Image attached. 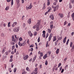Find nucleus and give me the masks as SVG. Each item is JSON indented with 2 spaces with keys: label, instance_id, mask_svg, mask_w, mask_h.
Segmentation results:
<instances>
[{
  "label": "nucleus",
  "instance_id": "nucleus-55",
  "mask_svg": "<svg viewBox=\"0 0 74 74\" xmlns=\"http://www.w3.org/2000/svg\"><path fill=\"white\" fill-rule=\"evenodd\" d=\"M53 5H56V3L54 2V3H53Z\"/></svg>",
  "mask_w": 74,
  "mask_h": 74
},
{
  "label": "nucleus",
  "instance_id": "nucleus-45",
  "mask_svg": "<svg viewBox=\"0 0 74 74\" xmlns=\"http://www.w3.org/2000/svg\"><path fill=\"white\" fill-rule=\"evenodd\" d=\"M27 44H29V39H28L27 41Z\"/></svg>",
  "mask_w": 74,
  "mask_h": 74
},
{
  "label": "nucleus",
  "instance_id": "nucleus-25",
  "mask_svg": "<svg viewBox=\"0 0 74 74\" xmlns=\"http://www.w3.org/2000/svg\"><path fill=\"white\" fill-rule=\"evenodd\" d=\"M56 9L57 10H58L59 9V6L58 5H56Z\"/></svg>",
  "mask_w": 74,
  "mask_h": 74
},
{
  "label": "nucleus",
  "instance_id": "nucleus-8",
  "mask_svg": "<svg viewBox=\"0 0 74 74\" xmlns=\"http://www.w3.org/2000/svg\"><path fill=\"white\" fill-rule=\"evenodd\" d=\"M52 8H53V11L54 12H55L57 10L56 9V7L54 6L53 5H52Z\"/></svg>",
  "mask_w": 74,
  "mask_h": 74
},
{
  "label": "nucleus",
  "instance_id": "nucleus-9",
  "mask_svg": "<svg viewBox=\"0 0 74 74\" xmlns=\"http://www.w3.org/2000/svg\"><path fill=\"white\" fill-rule=\"evenodd\" d=\"M50 18L51 19H52V20H53V19H54V16L52 14L50 16Z\"/></svg>",
  "mask_w": 74,
  "mask_h": 74
},
{
  "label": "nucleus",
  "instance_id": "nucleus-60",
  "mask_svg": "<svg viewBox=\"0 0 74 74\" xmlns=\"http://www.w3.org/2000/svg\"><path fill=\"white\" fill-rule=\"evenodd\" d=\"M13 60L12 59H10V62H12Z\"/></svg>",
  "mask_w": 74,
  "mask_h": 74
},
{
  "label": "nucleus",
  "instance_id": "nucleus-48",
  "mask_svg": "<svg viewBox=\"0 0 74 74\" xmlns=\"http://www.w3.org/2000/svg\"><path fill=\"white\" fill-rule=\"evenodd\" d=\"M5 55H8V52H6L5 53Z\"/></svg>",
  "mask_w": 74,
  "mask_h": 74
},
{
  "label": "nucleus",
  "instance_id": "nucleus-27",
  "mask_svg": "<svg viewBox=\"0 0 74 74\" xmlns=\"http://www.w3.org/2000/svg\"><path fill=\"white\" fill-rule=\"evenodd\" d=\"M40 37H39L38 39V42H40Z\"/></svg>",
  "mask_w": 74,
  "mask_h": 74
},
{
  "label": "nucleus",
  "instance_id": "nucleus-51",
  "mask_svg": "<svg viewBox=\"0 0 74 74\" xmlns=\"http://www.w3.org/2000/svg\"><path fill=\"white\" fill-rule=\"evenodd\" d=\"M14 44H15V43L12 42H11V45H14Z\"/></svg>",
  "mask_w": 74,
  "mask_h": 74
},
{
  "label": "nucleus",
  "instance_id": "nucleus-53",
  "mask_svg": "<svg viewBox=\"0 0 74 74\" xmlns=\"http://www.w3.org/2000/svg\"><path fill=\"white\" fill-rule=\"evenodd\" d=\"M61 66V63H60L58 65V67H59V66Z\"/></svg>",
  "mask_w": 74,
  "mask_h": 74
},
{
  "label": "nucleus",
  "instance_id": "nucleus-10",
  "mask_svg": "<svg viewBox=\"0 0 74 74\" xmlns=\"http://www.w3.org/2000/svg\"><path fill=\"white\" fill-rule=\"evenodd\" d=\"M28 34L30 36V37H32L33 36V34L32 33V32L31 31H29L28 32Z\"/></svg>",
  "mask_w": 74,
  "mask_h": 74
},
{
  "label": "nucleus",
  "instance_id": "nucleus-3",
  "mask_svg": "<svg viewBox=\"0 0 74 74\" xmlns=\"http://www.w3.org/2000/svg\"><path fill=\"white\" fill-rule=\"evenodd\" d=\"M19 27H18L17 28H14L13 30V31L15 32H19Z\"/></svg>",
  "mask_w": 74,
  "mask_h": 74
},
{
  "label": "nucleus",
  "instance_id": "nucleus-38",
  "mask_svg": "<svg viewBox=\"0 0 74 74\" xmlns=\"http://www.w3.org/2000/svg\"><path fill=\"white\" fill-rule=\"evenodd\" d=\"M71 16L72 18H74V13L72 14Z\"/></svg>",
  "mask_w": 74,
  "mask_h": 74
},
{
  "label": "nucleus",
  "instance_id": "nucleus-23",
  "mask_svg": "<svg viewBox=\"0 0 74 74\" xmlns=\"http://www.w3.org/2000/svg\"><path fill=\"white\" fill-rule=\"evenodd\" d=\"M5 49H4V48L3 49V50L2 51V53H4L5 52Z\"/></svg>",
  "mask_w": 74,
  "mask_h": 74
},
{
  "label": "nucleus",
  "instance_id": "nucleus-58",
  "mask_svg": "<svg viewBox=\"0 0 74 74\" xmlns=\"http://www.w3.org/2000/svg\"><path fill=\"white\" fill-rule=\"evenodd\" d=\"M43 34H45V31H43L42 32Z\"/></svg>",
  "mask_w": 74,
  "mask_h": 74
},
{
  "label": "nucleus",
  "instance_id": "nucleus-19",
  "mask_svg": "<svg viewBox=\"0 0 74 74\" xmlns=\"http://www.w3.org/2000/svg\"><path fill=\"white\" fill-rule=\"evenodd\" d=\"M10 8V7L9 6H7L6 7V8L5 9V10L6 11H7L8 10H9V9Z\"/></svg>",
  "mask_w": 74,
  "mask_h": 74
},
{
  "label": "nucleus",
  "instance_id": "nucleus-61",
  "mask_svg": "<svg viewBox=\"0 0 74 74\" xmlns=\"http://www.w3.org/2000/svg\"><path fill=\"white\" fill-rule=\"evenodd\" d=\"M10 58V59H12L13 58V56L12 55L11 56Z\"/></svg>",
  "mask_w": 74,
  "mask_h": 74
},
{
  "label": "nucleus",
  "instance_id": "nucleus-37",
  "mask_svg": "<svg viewBox=\"0 0 74 74\" xmlns=\"http://www.w3.org/2000/svg\"><path fill=\"white\" fill-rule=\"evenodd\" d=\"M16 68H15L14 69V73H16Z\"/></svg>",
  "mask_w": 74,
  "mask_h": 74
},
{
  "label": "nucleus",
  "instance_id": "nucleus-63",
  "mask_svg": "<svg viewBox=\"0 0 74 74\" xmlns=\"http://www.w3.org/2000/svg\"><path fill=\"white\" fill-rule=\"evenodd\" d=\"M18 54H19V52L17 51L16 53V55H18Z\"/></svg>",
  "mask_w": 74,
  "mask_h": 74
},
{
  "label": "nucleus",
  "instance_id": "nucleus-35",
  "mask_svg": "<svg viewBox=\"0 0 74 74\" xmlns=\"http://www.w3.org/2000/svg\"><path fill=\"white\" fill-rule=\"evenodd\" d=\"M72 45H73V42H71L70 44V47H72Z\"/></svg>",
  "mask_w": 74,
  "mask_h": 74
},
{
  "label": "nucleus",
  "instance_id": "nucleus-36",
  "mask_svg": "<svg viewBox=\"0 0 74 74\" xmlns=\"http://www.w3.org/2000/svg\"><path fill=\"white\" fill-rule=\"evenodd\" d=\"M8 27H10V22H9L8 23Z\"/></svg>",
  "mask_w": 74,
  "mask_h": 74
},
{
  "label": "nucleus",
  "instance_id": "nucleus-29",
  "mask_svg": "<svg viewBox=\"0 0 74 74\" xmlns=\"http://www.w3.org/2000/svg\"><path fill=\"white\" fill-rule=\"evenodd\" d=\"M36 30V31H38V30H39V26H37Z\"/></svg>",
  "mask_w": 74,
  "mask_h": 74
},
{
  "label": "nucleus",
  "instance_id": "nucleus-64",
  "mask_svg": "<svg viewBox=\"0 0 74 74\" xmlns=\"http://www.w3.org/2000/svg\"><path fill=\"white\" fill-rule=\"evenodd\" d=\"M69 8H70V9L72 8V5H70L69 7Z\"/></svg>",
  "mask_w": 74,
  "mask_h": 74
},
{
  "label": "nucleus",
  "instance_id": "nucleus-47",
  "mask_svg": "<svg viewBox=\"0 0 74 74\" xmlns=\"http://www.w3.org/2000/svg\"><path fill=\"white\" fill-rule=\"evenodd\" d=\"M62 66H61L60 68V71H61V70H62Z\"/></svg>",
  "mask_w": 74,
  "mask_h": 74
},
{
  "label": "nucleus",
  "instance_id": "nucleus-56",
  "mask_svg": "<svg viewBox=\"0 0 74 74\" xmlns=\"http://www.w3.org/2000/svg\"><path fill=\"white\" fill-rule=\"evenodd\" d=\"M26 74V72L24 71L22 73V74Z\"/></svg>",
  "mask_w": 74,
  "mask_h": 74
},
{
  "label": "nucleus",
  "instance_id": "nucleus-2",
  "mask_svg": "<svg viewBox=\"0 0 74 74\" xmlns=\"http://www.w3.org/2000/svg\"><path fill=\"white\" fill-rule=\"evenodd\" d=\"M32 3H30V5L28 7L27 6L26 7V10H28L29 9H32Z\"/></svg>",
  "mask_w": 74,
  "mask_h": 74
},
{
  "label": "nucleus",
  "instance_id": "nucleus-33",
  "mask_svg": "<svg viewBox=\"0 0 74 74\" xmlns=\"http://www.w3.org/2000/svg\"><path fill=\"white\" fill-rule=\"evenodd\" d=\"M49 12L48 11L47 12H46L45 14V15H46L47 14H48V13Z\"/></svg>",
  "mask_w": 74,
  "mask_h": 74
},
{
  "label": "nucleus",
  "instance_id": "nucleus-18",
  "mask_svg": "<svg viewBox=\"0 0 74 74\" xmlns=\"http://www.w3.org/2000/svg\"><path fill=\"white\" fill-rule=\"evenodd\" d=\"M48 31L49 33H51V31H52V30L49 29H48Z\"/></svg>",
  "mask_w": 74,
  "mask_h": 74
},
{
  "label": "nucleus",
  "instance_id": "nucleus-52",
  "mask_svg": "<svg viewBox=\"0 0 74 74\" xmlns=\"http://www.w3.org/2000/svg\"><path fill=\"white\" fill-rule=\"evenodd\" d=\"M48 37V33H47V34H46V38H47Z\"/></svg>",
  "mask_w": 74,
  "mask_h": 74
},
{
  "label": "nucleus",
  "instance_id": "nucleus-7",
  "mask_svg": "<svg viewBox=\"0 0 74 74\" xmlns=\"http://www.w3.org/2000/svg\"><path fill=\"white\" fill-rule=\"evenodd\" d=\"M38 68H36L35 69V70L34 72V73L35 74H37L38 73Z\"/></svg>",
  "mask_w": 74,
  "mask_h": 74
},
{
  "label": "nucleus",
  "instance_id": "nucleus-49",
  "mask_svg": "<svg viewBox=\"0 0 74 74\" xmlns=\"http://www.w3.org/2000/svg\"><path fill=\"white\" fill-rule=\"evenodd\" d=\"M71 0V2L72 4H73L74 3V0Z\"/></svg>",
  "mask_w": 74,
  "mask_h": 74
},
{
  "label": "nucleus",
  "instance_id": "nucleus-26",
  "mask_svg": "<svg viewBox=\"0 0 74 74\" xmlns=\"http://www.w3.org/2000/svg\"><path fill=\"white\" fill-rule=\"evenodd\" d=\"M19 41H22L23 40V39H22V37H20L19 38Z\"/></svg>",
  "mask_w": 74,
  "mask_h": 74
},
{
  "label": "nucleus",
  "instance_id": "nucleus-4",
  "mask_svg": "<svg viewBox=\"0 0 74 74\" xmlns=\"http://www.w3.org/2000/svg\"><path fill=\"white\" fill-rule=\"evenodd\" d=\"M23 59L24 60H26L27 59V58H29V56H28V55H26V56L25 55H23Z\"/></svg>",
  "mask_w": 74,
  "mask_h": 74
},
{
  "label": "nucleus",
  "instance_id": "nucleus-62",
  "mask_svg": "<svg viewBox=\"0 0 74 74\" xmlns=\"http://www.w3.org/2000/svg\"><path fill=\"white\" fill-rule=\"evenodd\" d=\"M33 51V48H31V52H32V51Z\"/></svg>",
  "mask_w": 74,
  "mask_h": 74
},
{
  "label": "nucleus",
  "instance_id": "nucleus-11",
  "mask_svg": "<svg viewBox=\"0 0 74 74\" xmlns=\"http://www.w3.org/2000/svg\"><path fill=\"white\" fill-rule=\"evenodd\" d=\"M39 55H40L41 56H43V53L40 52V51H39L38 52Z\"/></svg>",
  "mask_w": 74,
  "mask_h": 74
},
{
  "label": "nucleus",
  "instance_id": "nucleus-42",
  "mask_svg": "<svg viewBox=\"0 0 74 74\" xmlns=\"http://www.w3.org/2000/svg\"><path fill=\"white\" fill-rule=\"evenodd\" d=\"M16 1L17 2V4H19V0H16Z\"/></svg>",
  "mask_w": 74,
  "mask_h": 74
},
{
  "label": "nucleus",
  "instance_id": "nucleus-54",
  "mask_svg": "<svg viewBox=\"0 0 74 74\" xmlns=\"http://www.w3.org/2000/svg\"><path fill=\"white\" fill-rule=\"evenodd\" d=\"M53 23V21H52L50 23V25H52V24Z\"/></svg>",
  "mask_w": 74,
  "mask_h": 74
},
{
  "label": "nucleus",
  "instance_id": "nucleus-5",
  "mask_svg": "<svg viewBox=\"0 0 74 74\" xmlns=\"http://www.w3.org/2000/svg\"><path fill=\"white\" fill-rule=\"evenodd\" d=\"M12 41H13L14 42H16V41L15 40L14 36H12Z\"/></svg>",
  "mask_w": 74,
  "mask_h": 74
},
{
  "label": "nucleus",
  "instance_id": "nucleus-21",
  "mask_svg": "<svg viewBox=\"0 0 74 74\" xmlns=\"http://www.w3.org/2000/svg\"><path fill=\"white\" fill-rule=\"evenodd\" d=\"M49 4H50V1L49 0H47V5H49Z\"/></svg>",
  "mask_w": 74,
  "mask_h": 74
},
{
  "label": "nucleus",
  "instance_id": "nucleus-50",
  "mask_svg": "<svg viewBox=\"0 0 74 74\" xmlns=\"http://www.w3.org/2000/svg\"><path fill=\"white\" fill-rule=\"evenodd\" d=\"M49 55H51V51H49L48 52Z\"/></svg>",
  "mask_w": 74,
  "mask_h": 74
},
{
  "label": "nucleus",
  "instance_id": "nucleus-17",
  "mask_svg": "<svg viewBox=\"0 0 74 74\" xmlns=\"http://www.w3.org/2000/svg\"><path fill=\"white\" fill-rule=\"evenodd\" d=\"M18 44L20 47H22V43H21V42H20V41L18 42Z\"/></svg>",
  "mask_w": 74,
  "mask_h": 74
},
{
  "label": "nucleus",
  "instance_id": "nucleus-22",
  "mask_svg": "<svg viewBox=\"0 0 74 74\" xmlns=\"http://www.w3.org/2000/svg\"><path fill=\"white\" fill-rule=\"evenodd\" d=\"M59 49H57L56 52L57 54L59 53Z\"/></svg>",
  "mask_w": 74,
  "mask_h": 74
},
{
  "label": "nucleus",
  "instance_id": "nucleus-57",
  "mask_svg": "<svg viewBox=\"0 0 74 74\" xmlns=\"http://www.w3.org/2000/svg\"><path fill=\"white\" fill-rule=\"evenodd\" d=\"M62 37H61L59 38V40H61L62 39Z\"/></svg>",
  "mask_w": 74,
  "mask_h": 74
},
{
  "label": "nucleus",
  "instance_id": "nucleus-15",
  "mask_svg": "<svg viewBox=\"0 0 74 74\" xmlns=\"http://www.w3.org/2000/svg\"><path fill=\"white\" fill-rule=\"evenodd\" d=\"M36 58H37V57L36 56H35L33 58V61H32L33 62H34L35 61V60H36Z\"/></svg>",
  "mask_w": 74,
  "mask_h": 74
},
{
  "label": "nucleus",
  "instance_id": "nucleus-59",
  "mask_svg": "<svg viewBox=\"0 0 74 74\" xmlns=\"http://www.w3.org/2000/svg\"><path fill=\"white\" fill-rule=\"evenodd\" d=\"M72 49H72V51H73V50H74V45L72 47Z\"/></svg>",
  "mask_w": 74,
  "mask_h": 74
},
{
  "label": "nucleus",
  "instance_id": "nucleus-44",
  "mask_svg": "<svg viewBox=\"0 0 74 74\" xmlns=\"http://www.w3.org/2000/svg\"><path fill=\"white\" fill-rule=\"evenodd\" d=\"M42 36L43 37H44V38L45 37V34H42Z\"/></svg>",
  "mask_w": 74,
  "mask_h": 74
},
{
  "label": "nucleus",
  "instance_id": "nucleus-43",
  "mask_svg": "<svg viewBox=\"0 0 74 74\" xmlns=\"http://www.w3.org/2000/svg\"><path fill=\"white\" fill-rule=\"evenodd\" d=\"M26 45V44L25 43H22V46H25Z\"/></svg>",
  "mask_w": 74,
  "mask_h": 74
},
{
  "label": "nucleus",
  "instance_id": "nucleus-16",
  "mask_svg": "<svg viewBox=\"0 0 74 74\" xmlns=\"http://www.w3.org/2000/svg\"><path fill=\"white\" fill-rule=\"evenodd\" d=\"M59 15L60 16V18H63V15L62 14H59Z\"/></svg>",
  "mask_w": 74,
  "mask_h": 74
},
{
  "label": "nucleus",
  "instance_id": "nucleus-41",
  "mask_svg": "<svg viewBox=\"0 0 74 74\" xmlns=\"http://www.w3.org/2000/svg\"><path fill=\"white\" fill-rule=\"evenodd\" d=\"M14 3V2H13V0H11V4L12 5H13V4Z\"/></svg>",
  "mask_w": 74,
  "mask_h": 74
},
{
  "label": "nucleus",
  "instance_id": "nucleus-13",
  "mask_svg": "<svg viewBox=\"0 0 74 74\" xmlns=\"http://www.w3.org/2000/svg\"><path fill=\"white\" fill-rule=\"evenodd\" d=\"M66 39H67V37H65L64 38L63 40V42L64 43H66Z\"/></svg>",
  "mask_w": 74,
  "mask_h": 74
},
{
  "label": "nucleus",
  "instance_id": "nucleus-6",
  "mask_svg": "<svg viewBox=\"0 0 74 74\" xmlns=\"http://www.w3.org/2000/svg\"><path fill=\"white\" fill-rule=\"evenodd\" d=\"M53 35H52V33L50 34L49 36L48 39L49 41H51V38H52V37Z\"/></svg>",
  "mask_w": 74,
  "mask_h": 74
},
{
  "label": "nucleus",
  "instance_id": "nucleus-14",
  "mask_svg": "<svg viewBox=\"0 0 74 74\" xmlns=\"http://www.w3.org/2000/svg\"><path fill=\"white\" fill-rule=\"evenodd\" d=\"M47 57H48V56H47V54H46L43 56V58L44 59H46V58H47Z\"/></svg>",
  "mask_w": 74,
  "mask_h": 74
},
{
  "label": "nucleus",
  "instance_id": "nucleus-12",
  "mask_svg": "<svg viewBox=\"0 0 74 74\" xmlns=\"http://www.w3.org/2000/svg\"><path fill=\"white\" fill-rule=\"evenodd\" d=\"M27 22L28 23H29V24H30L31 23H32V19H31V18H29V19L27 21Z\"/></svg>",
  "mask_w": 74,
  "mask_h": 74
},
{
  "label": "nucleus",
  "instance_id": "nucleus-1",
  "mask_svg": "<svg viewBox=\"0 0 74 74\" xmlns=\"http://www.w3.org/2000/svg\"><path fill=\"white\" fill-rule=\"evenodd\" d=\"M40 21H38V22L36 25H35L34 27H33V29H35L36 27H37V26H39L40 24Z\"/></svg>",
  "mask_w": 74,
  "mask_h": 74
},
{
  "label": "nucleus",
  "instance_id": "nucleus-24",
  "mask_svg": "<svg viewBox=\"0 0 74 74\" xmlns=\"http://www.w3.org/2000/svg\"><path fill=\"white\" fill-rule=\"evenodd\" d=\"M49 10H48V11L50 12L51 11V10H52V8H51V7H48Z\"/></svg>",
  "mask_w": 74,
  "mask_h": 74
},
{
  "label": "nucleus",
  "instance_id": "nucleus-39",
  "mask_svg": "<svg viewBox=\"0 0 74 74\" xmlns=\"http://www.w3.org/2000/svg\"><path fill=\"white\" fill-rule=\"evenodd\" d=\"M14 48H15V46L13 45L12 46V50H13Z\"/></svg>",
  "mask_w": 74,
  "mask_h": 74
},
{
  "label": "nucleus",
  "instance_id": "nucleus-40",
  "mask_svg": "<svg viewBox=\"0 0 74 74\" xmlns=\"http://www.w3.org/2000/svg\"><path fill=\"white\" fill-rule=\"evenodd\" d=\"M13 24L15 25V26H16L17 25V22H15L13 23Z\"/></svg>",
  "mask_w": 74,
  "mask_h": 74
},
{
  "label": "nucleus",
  "instance_id": "nucleus-34",
  "mask_svg": "<svg viewBox=\"0 0 74 74\" xmlns=\"http://www.w3.org/2000/svg\"><path fill=\"white\" fill-rule=\"evenodd\" d=\"M37 32L35 31L34 32V36H36V35H37Z\"/></svg>",
  "mask_w": 74,
  "mask_h": 74
},
{
  "label": "nucleus",
  "instance_id": "nucleus-20",
  "mask_svg": "<svg viewBox=\"0 0 74 74\" xmlns=\"http://www.w3.org/2000/svg\"><path fill=\"white\" fill-rule=\"evenodd\" d=\"M53 38V41H55L56 40V36L54 37Z\"/></svg>",
  "mask_w": 74,
  "mask_h": 74
},
{
  "label": "nucleus",
  "instance_id": "nucleus-46",
  "mask_svg": "<svg viewBox=\"0 0 74 74\" xmlns=\"http://www.w3.org/2000/svg\"><path fill=\"white\" fill-rule=\"evenodd\" d=\"M64 69H62L61 71V73H63V72H64Z\"/></svg>",
  "mask_w": 74,
  "mask_h": 74
},
{
  "label": "nucleus",
  "instance_id": "nucleus-28",
  "mask_svg": "<svg viewBox=\"0 0 74 74\" xmlns=\"http://www.w3.org/2000/svg\"><path fill=\"white\" fill-rule=\"evenodd\" d=\"M45 3H44L43 5V10H44V9H45Z\"/></svg>",
  "mask_w": 74,
  "mask_h": 74
},
{
  "label": "nucleus",
  "instance_id": "nucleus-32",
  "mask_svg": "<svg viewBox=\"0 0 74 74\" xmlns=\"http://www.w3.org/2000/svg\"><path fill=\"white\" fill-rule=\"evenodd\" d=\"M48 64V61L47 60H46L45 62V65H47Z\"/></svg>",
  "mask_w": 74,
  "mask_h": 74
},
{
  "label": "nucleus",
  "instance_id": "nucleus-30",
  "mask_svg": "<svg viewBox=\"0 0 74 74\" xmlns=\"http://www.w3.org/2000/svg\"><path fill=\"white\" fill-rule=\"evenodd\" d=\"M26 70L27 71H30V69H29V67H28L26 68Z\"/></svg>",
  "mask_w": 74,
  "mask_h": 74
},
{
  "label": "nucleus",
  "instance_id": "nucleus-31",
  "mask_svg": "<svg viewBox=\"0 0 74 74\" xmlns=\"http://www.w3.org/2000/svg\"><path fill=\"white\" fill-rule=\"evenodd\" d=\"M50 28L51 29H53V25H50Z\"/></svg>",
  "mask_w": 74,
  "mask_h": 74
}]
</instances>
